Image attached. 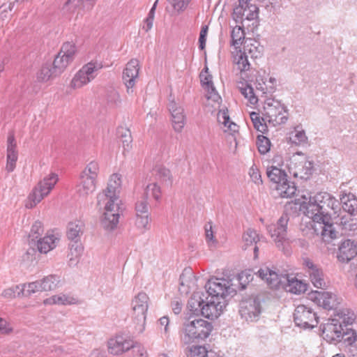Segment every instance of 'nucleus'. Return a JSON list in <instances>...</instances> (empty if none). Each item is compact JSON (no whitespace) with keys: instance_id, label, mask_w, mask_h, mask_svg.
<instances>
[{"instance_id":"1","label":"nucleus","mask_w":357,"mask_h":357,"mask_svg":"<svg viewBox=\"0 0 357 357\" xmlns=\"http://www.w3.org/2000/svg\"><path fill=\"white\" fill-rule=\"evenodd\" d=\"M340 203L328 192H321L310 197L307 203L303 206L305 214L312 219V229L314 233L320 235L325 242H329L337 237L333 222V215H336Z\"/></svg>"},{"instance_id":"2","label":"nucleus","mask_w":357,"mask_h":357,"mask_svg":"<svg viewBox=\"0 0 357 357\" xmlns=\"http://www.w3.org/2000/svg\"><path fill=\"white\" fill-rule=\"evenodd\" d=\"M121 185L119 174H112L105 190L97 195V205L104 209L101 224L108 231L114 229L119 223L121 208L119 206V188Z\"/></svg>"},{"instance_id":"3","label":"nucleus","mask_w":357,"mask_h":357,"mask_svg":"<svg viewBox=\"0 0 357 357\" xmlns=\"http://www.w3.org/2000/svg\"><path fill=\"white\" fill-rule=\"evenodd\" d=\"M256 274L263 280H265L267 284L271 289H278L283 287L287 282L286 289L287 291L295 294H299L305 292L306 284L297 279L290 280L287 275L279 274L274 270L268 267L260 268Z\"/></svg>"},{"instance_id":"4","label":"nucleus","mask_w":357,"mask_h":357,"mask_svg":"<svg viewBox=\"0 0 357 357\" xmlns=\"http://www.w3.org/2000/svg\"><path fill=\"white\" fill-rule=\"evenodd\" d=\"M213 329V325L208 321L195 319L184 324L182 341L186 344L197 342L207 338Z\"/></svg>"},{"instance_id":"5","label":"nucleus","mask_w":357,"mask_h":357,"mask_svg":"<svg viewBox=\"0 0 357 357\" xmlns=\"http://www.w3.org/2000/svg\"><path fill=\"white\" fill-rule=\"evenodd\" d=\"M266 175L271 182L276 184L275 190L281 197L289 198L296 194V188L294 183L287 180V175L284 171L271 166L266 169Z\"/></svg>"},{"instance_id":"6","label":"nucleus","mask_w":357,"mask_h":357,"mask_svg":"<svg viewBox=\"0 0 357 357\" xmlns=\"http://www.w3.org/2000/svg\"><path fill=\"white\" fill-rule=\"evenodd\" d=\"M262 115L269 123L276 126L285 123L288 119V110L280 101L269 98L265 100Z\"/></svg>"},{"instance_id":"7","label":"nucleus","mask_w":357,"mask_h":357,"mask_svg":"<svg viewBox=\"0 0 357 357\" xmlns=\"http://www.w3.org/2000/svg\"><path fill=\"white\" fill-rule=\"evenodd\" d=\"M58 181V176L54 173H51L43 180L40 181L38 185L33 188V192L29 195V202L26 204V207L31 208L46 197L54 188Z\"/></svg>"},{"instance_id":"8","label":"nucleus","mask_w":357,"mask_h":357,"mask_svg":"<svg viewBox=\"0 0 357 357\" xmlns=\"http://www.w3.org/2000/svg\"><path fill=\"white\" fill-rule=\"evenodd\" d=\"M205 288L208 297L219 301H226L227 296H233L236 294V290L231 287L230 282L224 278L209 280Z\"/></svg>"},{"instance_id":"9","label":"nucleus","mask_w":357,"mask_h":357,"mask_svg":"<svg viewBox=\"0 0 357 357\" xmlns=\"http://www.w3.org/2000/svg\"><path fill=\"white\" fill-rule=\"evenodd\" d=\"M59 236L55 234H47L43 238L36 241V245H31L24 255V259L33 261L36 259V252L47 254L54 249L59 242Z\"/></svg>"},{"instance_id":"10","label":"nucleus","mask_w":357,"mask_h":357,"mask_svg":"<svg viewBox=\"0 0 357 357\" xmlns=\"http://www.w3.org/2000/svg\"><path fill=\"white\" fill-rule=\"evenodd\" d=\"M102 68V64L98 61H91L82 67L75 75L70 85L77 89L91 82L98 75V73Z\"/></svg>"},{"instance_id":"11","label":"nucleus","mask_w":357,"mask_h":357,"mask_svg":"<svg viewBox=\"0 0 357 357\" xmlns=\"http://www.w3.org/2000/svg\"><path fill=\"white\" fill-rule=\"evenodd\" d=\"M289 222L287 214H282L275 225H268V231L275 242L279 249L284 250L288 241L287 239V230Z\"/></svg>"},{"instance_id":"12","label":"nucleus","mask_w":357,"mask_h":357,"mask_svg":"<svg viewBox=\"0 0 357 357\" xmlns=\"http://www.w3.org/2000/svg\"><path fill=\"white\" fill-rule=\"evenodd\" d=\"M294 321L303 328H313L318 324V317L314 310L305 305H298L294 312Z\"/></svg>"},{"instance_id":"13","label":"nucleus","mask_w":357,"mask_h":357,"mask_svg":"<svg viewBox=\"0 0 357 357\" xmlns=\"http://www.w3.org/2000/svg\"><path fill=\"white\" fill-rule=\"evenodd\" d=\"M320 329L323 338L329 343L336 344L344 337V326L337 318L328 319Z\"/></svg>"},{"instance_id":"14","label":"nucleus","mask_w":357,"mask_h":357,"mask_svg":"<svg viewBox=\"0 0 357 357\" xmlns=\"http://www.w3.org/2000/svg\"><path fill=\"white\" fill-rule=\"evenodd\" d=\"M261 312V302L257 298L243 300L239 305V314L247 321H256Z\"/></svg>"},{"instance_id":"15","label":"nucleus","mask_w":357,"mask_h":357,"mask_svg":"<svg viewBox=\"0 0 357 357\" xmlns=\"http://www.w3.org/2000/svg\"><path fill=\"white\" fill-rule=\"evenodd\" d=\"M75 52L76 47L73 43L67 42L63 44L60 52L54 59L57 72H63L68 65L74 59Z\"/></svg>"},{"instance_id":"16","label":"nucleus","mask_w":357,"mask_h":357,"mask_svg":"<svg viewBox=\"0 0 357 357\" xmlns=\"http://www.w3.org/2000/svg\"><path fill=\"white\" fill-rule=\"evenodd\" d=\"M149 301V298L144 292H139L132 301L135 318L137 319V323L142 326H144L145 323Z\"/></svg>"},{"instance_id":"17","label":"nucleus","mask_w":357,"mask_h":357,"mask_svg":"<svg viewBox=\"0 0 357 357\" xmlns=\"http://www.w3.org/2000/svg\"><path fill=\"white\" fill-rule=\"evenodd\" d=\"M202 306V315L207 319H217L227 305L226 301H219L206 296Z\"/></svg>"},{"instance_id":"18","label":"nucleus","mask_w":357,"mask_h":357,"mask_svg":"<svg viewBox=\"0 0 357 357\" xmlns=\"http://www.w3.org/2000/svg\"><path fill=\"white\" fill-rule=\"evenodd\" d=\"M313 162L307 160L293 162L289 165V174L295 178L307 180L313 172Z\"/></svg>"},{"instance_id":"19","label":"nucleus","mask_w":357,"mask_h":357,"mask_svg":"<svg viewBox=\"0 0 357 357\" xmlns=\"http://www.w3.org/2000/svg\"><path fill=\"white\" fill-rule=\"evenodd\" d=\"M303 265L313 285L320 289L324 287L326 282L321 268H319L318 265L314 264L309 258H305L303 259Z\"/></svg>"},{"instance_id":"20","label":"nucleus","mask_w":357,"mask_h":357,"mask_svg":"<svg viewBox=\"0 0 357 357\" xmlns=\"http://www.w3.org/2000/svg\"><path fill=\"white\" fill-rule=\"evenodd\" d=\"M139 61L137 59H131L127 64L123 72V81L127 88V92H132V87L135 84V80L139 75Z\"/></svg>"},{"instance_id":"21","label":"nucleus","mask_w":357,"mask_h":357,"mask_svg":"<svg viewBox=\"0 0 357 357\" xmlns=\"http://www.w3.org/2000/svg\"><path fill=\"white\" fill-rule=\"evenodd\" d=\"M107 347L111 354L120 355L133 347V342L122 335H117L109 339Z\"/></svg>"},{"instance_id":"22","label":"nucleus","mask_w":357,"mask_h":357,"mask_svg":"<svg viewBox=\"0 0 357 357\" xmlns=\"http://www.w3.org/2000/svg\"><path fill=\"white\" fill-rule=\"evenodd\" d=\"M168 109L172 116V123L174 130L180 132L185 124V116L183 107L178 106L174 100H170Z\"/></svg>"},{"instance_id":"23","label":"nucleus","mask_w":357,"mask_h":357,"mask_svg":"<svg viewBox=\"0 0 357 357\" xmlns=\"http://www.w3.org/2000/svg\"><path fill=\"white\" fill-rule=\"evenodd\" d=\"M357 255V242L351 239L343 241L339 246L337 259L341 262H348Z\"/></svg>"},{"instance_id":"24","label":"nucleus","mask_w":357,"mask_h":357,"mask_svg":"<svg viewBox=\"0 0 357 357\" xmlns=\"http://www.w3.org/2000/svg\"><path fill=\"white\" fill-rule=\"evenodd\" d=\"M97 181L91 176L87 177L80 174L79 182L76 186V192L79 197L86 198L93 193L96 189Z\"/></svg>"},{"instance_id":"25","label":"nucleus","mask_w":357,"mask_h":357,"mask_svg":"<svg viewBox=\"0 0 357 357\" xmlns=\"http://www.w3.org/2000/svg\"><path fill=\"white\" fill-rule=\"evenodd\" d=\"M312 298L319 306L326 310L336 309L337 302L335 294L328 291H314Z\"/></svg>"},{"instance_id":"26","label":"nucleus","mask_w":357,"mask_h":357,"mask_svg":"<svg viewBox=\"0 0 357 357\" xmlns=\"http://www.w3.org/2000/svg\"><path fill=\"white\" fill-rule=\"evenodd\" d=\"M240 7L234 9V14L241 15L242 19L249 21L258 17V8L255 5L247 4V0H239Z\"/></svg>"},{"instance_id":"27","label":"nucleus","mask_w":357,"mask_h":357,"mask_svg":"<svg viewBox=\"0 0 357 357\" xmlns=\"http://www.w3.org/2000/svg\"><path fill=\"white\" fill-rule=\"evenodd\" d=\"M152 175L154 176L155 182H159L167 187L172 185L173 177L169 169L164 166H156L152 170Z\"/></svg>"},{"instance_id":"28","label":"nucleus","mask_w":357,"mask_h":357,"mask_svg":"<svg viewBox=\"0 0 357 357\" xmlns=\"http://www.w3.org/2000/svg\"><path fill=\"white\" fill-rule=\"evenodd\" d=\"M202 87L207 91V98L214 102H218L221 98L215 90L211 75H204L203 72L200 74Z\"/></svg>"},{"instance_id":"29","label":"nucleus","mask_w":357,"mask_h":357,"mask_svg":"<svg viewBox=\"0 0 357 357\" xmlns=\"http://www.w3.org/2000/svg\"><path fill=\"white\" fill-rule=\"evenodd\" d=\"M243 248L246 250L250 246L255 245L254 247V257L256 259L258 256L259 248L256 245L257 243L259 241V237L258 234L255 229H248L245 230L243 234Z\"/></svg>"},{"instance_id":"30","label":"nucleus","mask_w":357,"mask_h":357,"mask_svg":"<svg viewBox=\"0 0 357 357\" xmlns=\"http://www.w3.org/2000/svg\"><path fill=\"white\" fill-rule=\"evenodd\" d=\"M56 68L55 60L52 63H45L43 65L37 75V79L40 82H47L54 77L61 75L62 73L57 72Z\"/></svg>"},{"instance_id":"31","label":"nucleus","mask_w":357,"mask_h":357,"mask_svg":"<svg viewBox=\"0 0 357 357\" xmlns=\"http://www.w3.org/2000/svg\"><path fill=\"white\" fill-rule=\"evenodd\" d=\"M83 246L81 241H70L69 243L68 264L70 266L77 265L79 259L83 252Z\"/></svg>"},{"instance_id":"32","label":"nucleus","mask_w":357,"mask_h":357,"mask_svg":"<svg viewBox=\"0 0 357 357\" xmlns=\"http://www.w3.org/2000/svg\"><path fill=\"white\" fill-rule=\"evenodd\" d=\"M206 296L204 294L197 292L192 294L188 302L187 307L192 314H202Z\"/></svg>"},{"instance_id":"33","label":"nucleus","mask_w":357,"mask_h":357,"mask_svg":"<svg viewBox=\"0 0 357 357\" xmlns=\"http://www.w3.org/2000/svg\"><path fill=\"white\" fill-rule=\"evenodd\" d=\"M340 201L344 211L351 215H354L357 213V197L354 195L350 192L343 193L340 196Z\"/></svg>"},{"instance_id":"34","label":"nucleus","mask_w":357,"mask_h":357,"mask_svg":"<svg viewBox=\"0 0 357 357\" xmlns=\"http://www.w3.org/2000/svg\"><path fill=\"white\" fill-rule=\"evenodd\" d=\"M96 0H68L63 6V9L73 11L75 8L83 10H91Z\"/></svg>"},{"instance_id":"35","label":"nucleus","mask_w":357,"mask_h":357,"mask_svg":"<svg viewBox=\"0 0 357 357\" xmlns=\"http://www.w3.org/2000/svg\"><path fill=\"white\" fill-rule=\"evenodd\" d=\"M84 231V224L79 220L71 222L67 228V237L70 241H79Z\"/></svg>"},{"instance_id":"36","label":"nucleus","mask_w":357,"mask_h":357,"mask_svg":"<svg viewBox=\"0 0 357 357\" xmlns=\"http://www.w3.org/2000/svg\"><path fill=\"white\" fill-rule=\"evenodd\" d=\"M192 278L194 275L190 269H185L180 275L179 291L181 294H188L190 292L191 286L195 283Z\"/></svg>"},{"instance_id":"37","label":"nucleus","mask_w":357,"mask_h":357,"mask_svg":"<svg viewBox=\"0 0 357 357\" xmlns=\"http://www.w3.org/2000/svg\"><path fill=\"white\" fill-rule=\"evenodd\" d=\"M335 318L340 320L341 324H344V327L352 324L356 319L354 312L349 308H341L336 310Z\"/></svg>"},{"instance_id":"38","label":"nucleus","mask_w":357,"mask_h":357,"mask_svg":"<svg viewBox=\"0 0 357 357\" xmlns=\"http://www.w3.org/2000/svg\"><path fill=\"white\" fill-rule=\"evenodd\" d=\"M218 121L220 123L223 124L225 132L229 131L231 134L238 131V126L234 122L230 121L227 110L220 111L218 114Z\"/></svg>"},{"instance_id":"39","label":"nucleus","mask_w":357,"mask_h":357,"mask_svg":"<svg viewBox=\"0 0 357 357\" xmlns=\"http://www.w3.org/2000/svg\"><path fill=\"white\" fill-rule=\"evenodd\" d=\"M44 303L46 305H70L75 303L76 299L68 295L60 294L45 299Z\"/></svg>"},{"instance_id":"40","label":"nucleus","mask_w":357,"mask_h":357,"mask_svg":"<svg viewBox=\"0 0 357 357\" xmlns=\"http://www.w3.org/2000/svg\"><path fill=\"white\" fill-rule=\"evenodd\" d=\"M251 121L253 123L254 128L261 133H265L268 131V126L266 123L267 121L265 117H261L259 114L255 112H252L250 114Z\"/></svg>"},{"instance_id":"41","label":"nucleus","mask_w":357,"mask_h":357,"mask_svg":"<svg viewBox=\"0 0 357 357\" xmlns=\"http://www.w3.org/2000/svg\"><path fill=\"white\" fill-rule=\"evenodd\" d=\"M44 231L43 226L41 222L36 221L31 229L30 233L29 234V245H36V241L39 239L40 236L43 234Z\"/></svg>"},{"instance_id":"42","label":"nucleus","mask_w":357,"mask_h":357,"mask_svg":"<svg viewBox=\"0 0 357 357\" xmlns=\"http://www.w3.org/2000/svg\"><path fill=\"white\" fill-rule=\"evenodd\" d=\"M249 55L245 52L241 50L236 53L234 56V63L236 64L238 69L242 73L250 70V64L248 61Z\"/></svg>"},{"instance_id":"43","label":"nucleus","mask_w":357,"mask_h":357,"mask_svg":"<svg viewBox=\"0 0 357 357\" xmlns=\"http://www.w3.org/2000/svg\"><path fill=\"white\" fill-rule=\"evenodd\" d=\"M18 152L17 150V142L14 133L10 132L7 139V159L17 160Z\"/></svg>"},{"instance_id":"44","label":"nucleus","mask_w":357,"mask_h":357,"mask_svg":"<svg viewBox=\"0 0 357 357\" xmlns=\"http://www.w3.org/2000/svg\"><path fill=\"white\" fill-rule=\"evenodd\" d=\"M231 45L236 49L239 48L245 39L244 29L240 26H236L231 31Z\"/></svg>"},{"instance_id":"45","label":"nucleus","mask_w":357,"mask_h":357,"mask_svg":"<svg viewBox=\"0 0 357 357\" xmlns=\"http://www.w3.org/2000/svg\"><path fill=\"white\" fill-rule=\"evenodd\" d=\"M22 296H30L31 294L42 291L40 281H36L28 284H20Z\"/></svg>"},{"instance_id":"46","label":"nucleus","mask_w":357,"mask_h":357,"mask_svg":"<svg viewBox=\"0 0 357 357\" xmlns=\"http://www.w3.org/2000/svg\"><path fill=\"white\" fill-rule=\"evenodd\" d=\"M59 277L56 275H50L45 277L40 281L41 289L43 291H51L54 289L59 282Z\"/></svg>"},{"instance_id":"47","label":"nucleus","mask_w":357,"mask_h":357,"mask_svg":"<svg viewBox=\"0 0 357 357\" xmlns=\"http://www.w3.org/2000/svg\"><path fill=\"white\" fill-rule=\"evenodd\" d=\"M238 88L242 95L245 98L248 99L251 104L257 102V97L254 92V89L250 84L246 83L244 86L243 83H242V86H238Z\"/></svg>"},{"instance_id":"48","label":"nucleus","mask_w":357,"mask_h":357,"mask_svg":"<svg viewBox=\"0 0 357 357\" xmlns=\"http://www.w3.org/2000/svg\"><path fill=\"white\" fill-rule=\"evenodd\" d=\"M99 170L100 168L98 162L91 161L86 166L80 174L87 177L91 176V178L93 177V179L97 181Z\"/></svg>"},{"instance_id":"49","label":"nucleus","mask_w":357,"mask_h":357,"mask_svg":"<svg viewBox=\"0 0 357 357\" xmlns=\"http://www.w3.org/2000/svg\"><path fill=\"white\" fill-rule=\"evenodd\" d=\"M256 144L258 151L261 154H266L270 151L271 141L268 137L262 135H258Z\"/></svg>"},{"instance_id":"50","label":"nucleus","mask_w":357,"mask_h":357,"mask_svg":"<svg viewBox=\"0 0 357 357\" xmlns=\"http://www.w3.org/2000/svg\"><path fill=\"white\" fill-rule=\"evenodd\" d=\"M149 194L157 201L160 199L161 190L157 182L150 183L146 187L144 197L147 199Z\"/></svg>"},{"instance_id":"51","label":"nucleus","mask_w":357,"mask_h":357,"mask_svg":"<svg viewBox=\"0 0 357 357\" xmlns=\"http://www.w3.org/2000/svg\"><path fill=\"white\" fill-rule=\"evenodd\" d=\"M149 215H136L135 225L138 229L144 233L145 230L148 229L149 222Z\"/></svg>"},{"instance_id":"52","label":"nucleus","mask_w":357,"mask_h":357,"mask_svg":"<svg viewBox=\"0 0 357 357\" xmlns=\"http://www.w3.org/2000/svg\"><path fill=\"white\" fill-rule=\"evenodd\" d=\"M347 331H344V337L342 340L345 342H347L351 347H354L357 349V335L356 332L353 330L348 331L346 328Z\"/></svg>"},{"instance_id":"53","label":"nucleus","mask_w":357,"mask_h":357,"mask_svg":"<svg viewBox=\"0 0 357 357\" xmlns=\"http://www.w3.org/2000/svg\"><path fill=\"white\" fill-rule=\"evenodd\" d=\"M136 215H149V206L146 197L137 201L135 205Z\"/></svg>"},{"instance_id":"54","label":"nucleus","mask_w":357,"mask_h":357,"mask_svg":"<svg viewBox=\"0 0 357 357\" xmlns=\"http://www.w3.org/2000/svg\"><path fill=\"white\" fill-rule=\"evenodd\" d=\"M20 285H15L3 290L2 292V296L8 298H13L17 296L20 297L22 296V293L20 292Z\"/></svg>"},{"instance_id":"55","label":"nucleus","mask_w":357,"mask_h":357,"mask_svg":"<svg viewBox=\"0 0 357 357\" xmlns=\"http://www.w3.org/2000/svg\"><path fill=\"white\" fill-rule=\"evenodd\" d=\"M244 52L247 53L251 58L257 59L261 56V52L259 47L254 44L247 45L244 47Z\"/></svg>"},{"instance_id":"56","label":"nucleus","mask_w":357,"mask_h":357,"mask_svg":"<svg viewBox=\"0 0 357 357\" xmlns=\"http://www.w3.org/2000/svg\"><path fill=\"white\" fill-rule=\"evenodd\" d=\"M121 137L124 150L128 151L131 148L132 141L130 131L128 129H125V132L121 134Z\"/></svg>"},{"instance_id":"57","label":"nucleus","mask_w":357,"mask_h":357,"mask_svg":"<svg viewBox=\"0 0 357 357\" xmlns=\"http://www.w3.org/2000/svg\"><path fill=\"white\" fill-rule=\"evenodd\" d=\"M256 89L261 94L268 93V88L266 86V77L259 76L256 79Z\"/></svg>"},{"instance_id":"58","label":"nucleus","mask_w":357,"mask_h":357,"mask_svg":"<svg viewBox=\"0 0 357 357\" xmlns=\"http://www.w3.org/2000/svg\"><path fill=\"white\" fill-rule=\"evenodd\" d=\"M208 31V25H204L202 26L199 37V48L201 50L205 49Z\"/></svg>"},{"instance_id":"59","label":"nucleus","mask_w":357,"mask_h":357,"mask_svg":"<svg viewBox=\"0 0 357 357\" xmlns=\"http://www.w3.org/2000/svg\"><path fill=\"white\" fill-rule=\"evenodd\" d=\"M172 7L178 12L184 10L191 0H169Z\"/></svg>"},{"instance_id":"60","label":"nucleus","mask_w":357,"mask_h":357,"mask_svg":"<svg viewBox=\"0 0 357 357\" xmlns=\"http://www.w3.org/2000/svg\"><path fill=\"white\" fill-rule=\"evenodd\" d=\"M205 234L206 239L209 246L214 245L217 241L214 238L211 222H208L205 225Z\"/></svg>"},{"instance_id":"61","label":"nucleus","mask_w":357,"mask_h":357,"mask_svg":"<svg viewBox=\"0 0 357 357\" xmlns=\"http://www.w3.org/2000/svg\"><path fill=\"white\" fill-rule=\"evenodd\" d=\"M351 221L352 220L350 217L344 215L340 218L339 225H342L344 229H355L354 227L357 228V225L351 222Z\"/></svg>"},{"instance_id":"62","label":"nucleus","mask_w":357,"mask_h":357,"mask_svg":"<svg viewBox=\"0 0 357 357\" xmlns=\"http://www.w3.org/2000/svg\"><path fill=\"white\" fill-rule=\"evenodd\" d=\"M250 176L252 181L257 185L262 184L263 181L259 169L253 166L249 171Z\"/></svg>"},{"instance_id":"63","label":"nucleus","mask_w":357,"mask_h":357,"mask_svg":"<svg viewBox=\"0 0 357 357\" xmlns=\"http://www.w3.org/2000/svg\"><path fill=\"white\" fill-rule=\"evenodd\" d=\"M252 277L246 272H242L238 275V280L241 285V289H243L246 287V284L248 283Z\"/></svg>"},{"instance_id":"64","label":"nucleus","mask_w":357,"mask_h":357,"mask_svg":"<svg viewBox=\"0 0 357 357\" xmlns=\"http://www.w3.org/2000/svg\"><path fill=\"white\" fill-rule=\"evenodd\" d=\"M307 139V137L305 136V133L303 130L298 131L296 132L294 136L293 142L296 144H300L305 142Z\"/></svg>"}]
</instances>
